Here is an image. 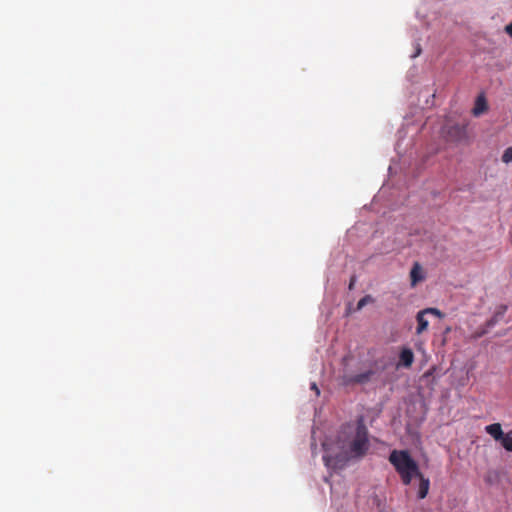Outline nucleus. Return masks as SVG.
Masks as SVG:
<instances>
[{
	"label": "nucleus",
	"mask_w": 512,
	"mask_h": 512,
	"mask_svg": "<svg viewBox=\"0 0 512 512\" xmlns=\"http://www.w3.org/2000/svg\"><path fill=\"white\" fill-rule=\"evenodd\" d=\"M324 464L333 470L343 469L350 460L363 458L369 448V432L363 416L343 424L334 441L324 443Z\"/></svg>",
	"instance_id": "nucleus-1"
},
{
	"label": "nucleus",
	"mask_w": 512,
	"mask_h": 512,
	"mask_svg": "<svg viewBox=\"0 0 512 512\" xmlns=\"http://www.w3.org/2000/svg\"><path fill=\"white\" fill-rule=\"evenodd\" d=\"M389 461L404 485H409L412 479L420 473L417 462L407 450H393L389 455Z\"/></svg>",
	"instance_id": "nucleus-2"
},
{
	"label": "nucleus",
	"mask_w": 512,
	"mask_h": 512,
	"mask_svg": "<svg viewBox=\"0 0 512 512\" xmlns=\"http://www.w3.org/2000/svg\"><path fill=\"white\" fill-rule=\"evenodd\" d=\"M375 374V369H368L358 374L345 373L341 377V381L345 386L365 385L373 380Z\"/></svg>",
	"instance_id": "nucleus-3"
},
{
	"label": "nucleus",
	"mask_w": 512,
	"mask_h": 512,
	"mask_svg": "<svg viewBox=\"0 0 512 512\" xmlns=\"http://www.w3.org/2000/svg\"><path fill=\"white\" fill-rule=\"evenodd\" d=\"M443 135L449 142L461 143L467 138L466 126L460 124L445 125Z\"/></svg>",
	"instance_id": "nucleus-4"
},
{
	"label": "nucleus",
	"mask_w": 512,
	"mask_h": 512,
	"mask_svg": "<svg viewBox=\"0 0 512 512\" xmlns=\"http://www.w3.org/2000/svg\"><path fill=\"white\" fill-rule=\"evenodd\" d=\"M426 314H433L439 318L443 316L442 312L437 308H426L417 313L416 320H417V328L416 333L419 335L423 333L425 330H427L429 322L425 318Z\"/></svg>",
	"instance_id": "nucleus-5"
},
{
	"label": "nucleus",
	"mask_w": 512,
	"mask_h": 512,
	"mask_svg": "<svg viewBox=\"0 0 512 512\" xmlns=\"http://www.w3.org/2000/svg\"><path fill=\"white\" fill-rule=\"evenodd\" d=\"M414 362V353L410 348H403L399 354L398 367L410 368Z\"/></svg>",
	"instance_id": "nucleus-6"
},
{
	"label": "nucleus",
	"mask_w": 512,
	"mask_h": 512,
	"mask_svg": "<svg viewBox=\"0 0 512 512\" xmlns=\"http://www.w3.org/2000/svg\"><path fill=\"white\" fill-rule=\"evenodd\" d=\"M423 269L418 262H415L410 271L411 286L414 287L417 283L424 280Z\"/></svg>",
	"instance_id": "nucleus-7"
},
{
	"label": "nucleus",
	"mask_w": 512,
	"mask_h": 512,
	"mask_svg": "<svg viewBox=\"0 0 512 512\" xmlns=\"http://www.w3.org/2000/svg\"><path fill=\"white\" fill-rule=\"evenodd\" d=\"M416 477L419 478V480H420L419 489H418V498L424 499L429 492L430 481L428 478H425L421 472Z\"/></svg>",
	"instance_id": "nucleus-8"
},
{
	"label": "nucleus",
	"mask_w": 512,
	"mask_h": 512,
	"mask_svg": "<svg viewBox=\"0 0 512 512\" xmlns=\"http://www.w3.org/2000/svg\"><path fill=\"white\" fill-rule=\"evenodd\" d=\"M485 430L496 441H500V439L503 438L504 433H503L502 427L499 423L490 424V425L486 426Z\"/></svg>",
	"instance_id": "nucleus-9"
},
{
	"label": "nucleus",
	"mask_w": 512,
	"mask_h": 512,
	"mask_svg": "<svg viewBox=\"0 0 512 512\" xmlns=\"http://www.w3.org/2000/svg\"><path fill=\"white\" fill-rule=\"evenodd\" d=\"M488 109L487 101L483 95H479L475 101V106L473 108L474 116H480Z\"/></svg>",
	"instance_id": "nucleus-10"
},
{
	"label": "nucleus",
	"mask_w": 512,
	"mask_h": 512,
	"mask_svg": "<svg viewBox=\"0 0 512 512\" xmlns=\"http://www.w3.org/2000/svg\"><path fill=\"white\" fill-rule=\"evenodd\" d=\"M501 445L507 450L512 452V431L503 435V438L500 439Z\"/></svg>",
	"instance_id": "nucleus-11"
},
{
	"label": "nucleus",
	"mask_w": 512,
	"mask_h": 512,
	"mask_svg": "<svg viewBox=\"0 0 512 512\" xmlns=\"http://www.w3.org/2000/svg\"><path fill=\"white\" fill-rule=\"evenodd\" d=\"M501 161L505 164H510L512 162V146L504 150L501 156Z\"/></svg>",
	"instance_id": "nucleus-12"
},
{
	"label": "nucleus",
	"mask_w": 512,
	"mask_h": 512,
	"mask_svg": "<svg viewBox=\"0 0 512 512\" xmlns=\"http://www.w3.org/2000/svg\"><path fill=\"white\" fill-rule=\"evenodd\" d=\"M374 299L371 295H366L363 298H361L357 303V310H361L364 306H366L368 303H372Z\"/></svg>",
	"instance_id": "nucleus-13"
},
{
	"label": "nucleus",
	"mask_w": 512,
	"mask_h": 512,
	"mask_svg": "<svg viewBox=\"0 0 512 512\" xmlns=\"http://www.w3.org/2000/svg\"><path fill=\"white\" fill-rule=\"evenodd\" d=\"M421 52H422L421 46H420L419 43H417L416 47H415V52H414V54H412L411 57L412 58H416V57H418L421 54Z\"/></svg>",
	"instance_id": "nucleus-14"
},
{
	"label": "nucleus",
	"mask_w": 512,
	"mask_h": 512,
	"mask_svg": "<svg viewBox=\"0 0 512 512\" xmlns=\"http://www.w3.org/2000/svg\"><path fill=\"white\" fill-rule=\"evenodd\" d=\"M311 389L315 391L316 395L319 396L320 395V390L319 388L317 387L316 383H312L311 384Z\"/></svg>",
	"instance_id": "nucleus-15"
},
{
	"label": "nucleus",
	"mask_w": 512,
	"mask_h": 512,
	"mask_svg": "<svg viewBox=\"0 0 512 512\" xmlns=\"http://www.w3.org/2000/svg\"><path fill=\"white\" fill-rule=\"evenodd\" d=\"M355 282H356V278H355V276H353V277L350 279V283H349V290H352V289L354 288Z\"/></svg>",
	"instance_id": "nucleus-16"
},
{
	"label": "nucleus",
	"mask_w": 512,
	"mask_h": 512,
	"mask_svg": "<svg viewBox=\"0 0 512 512\" xmlns=\"http://www.w3.org/2000/svg\"><path fill=\"white\" fill-rule=\"evenodd\" d=\"M504 32H512V22L505 26Z\"/></svg>",
	"instance_id": "nucleus-17"
},
{
	"label": "nucleus",
	"mask_w": 512,
	"mask_h": 512,
	"mask_svg": "<svg viewBox=\"0 0 512 512\" xmlns=\"http://www.w3.org/2000/svg\"><path fill=\"white\" fill-rule=\"evenodd\" d=\"M512 36V34H510Z\"/></svg>",
	"instance_id": "nucleus-18"
}]
</instances>
